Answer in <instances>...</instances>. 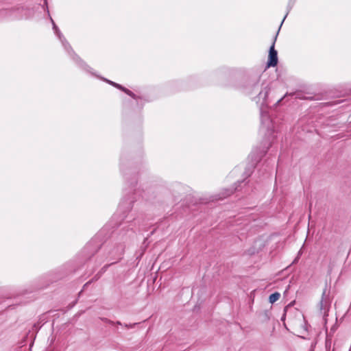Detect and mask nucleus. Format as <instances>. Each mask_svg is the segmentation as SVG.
I'll return each mask as SVG.
<instances>
[{
  "label": "nucleus",
  "mask_w": 351,
  "mask_h": 351,
  "mask_svg": "<svg viewBox=\"0 0 351 351\" xmlns=\"http://www.w3.org/2000/svg\"><path fill=\"white\" fill-rule=\"evenodd\" d=\"M288 14V12L287 13V14L285 16L281 24H280V26L277 32V33L276 34L274 38V40H273V43L269 48V56H268V61H267V67H270V66H276L278 64V52L274 48V46H275V43L276 41V39H277V37H278V33H279V31L280 29V27L284 22V21L285 20Z\"/></svg>",
  "instance_id": "f257e3e1"
},
{
  "label": "nucleus",
  "mask_w": 351,
  "mask_h": 351,
  "mask_svg": "<svg viewBox=\"0 0 351 351\" xmlns=\"http://www.w3.org/2000/svg\"><path fill=\"white\" fill-rule=\"evenodd\" d=\"M253 90L255 93L258 92V94L256 97L254 98L256 103L261 102L262 99V104H264L266 103V99L270 90V88L268 86H265L259 90V87L258 84H255L253 87Z\"/></svg>",
  "instance_id": "f03ea898"
},
{
  "label": "nucleus",
  "mask_w": 351,
  "mask_h": 351,
  "mask_svg": "<svg viewBox=\"0 0 351 351\" xmlns=\"http://www.w3.org/2000/svg\"><path fill=\"white\" fill-rule=\"evenodd\" d=\"M51 22L53 23V29L55 30L56 34L58 36L59 38L61 40L63 45L64 46L65 49L69 52L70 51L72 52L73 57V58L76 61L82 62V60L77 56V54L75 53V52L73 51L71 47L69 44V43L64 39V40H62V36L60 34V30L58 29V27L53 22V21L51 19Z\"/></svg>",
  "instance_id": "7ed1b4c3"
},
{
  "label": "nucleus",
  "mask_w": 351,
  "mask_h": 351,
  "mask_svg": "<svg viewBox=\"0 0 351 351\" xmlns=\"http://www.w3.org/2000/svg\"><path fill=\"white\" fill-rule=\"evenodd\" d=\"M326 289L322 293V300L319 302V311L320 314L324 317L327 315V312L329 310L330 302L328 298L326 296Z\"/></svg>",
  "instance_id": "20e7f679"
},
{
  "label": "nucleus",
  "mask_w": 351,
  "mask_h": 351,
  "mask_svg": "<svg viewBox=\"0 0 351 351\" xmlns=\"http://www.w3.org/2000/svg\"><path fill=\"white\" fill-rule=\"evenodd\" d=\"M236 190H237V187H235L234 189L230 188V189H224V191L217 195L216 199H222L223 198H226V197L231 195Z\"/></svg>",
  "instance_id": "39448f33"
},
{
  "label": "nucleus",
  "mask_w": 351,
  "mask_h": 351,
  "mask_svg": "<svg viewBox=\"0 0 351 351\" xmlns=\"http://www.w3.org/2000/svg\"><path fill=\"white\" fill-rule=\"evenodd\" d=\"M280 297V294L278 292L271 293L269 297V302L271 304H274V302L279 300Z\"/></svg>",
  "instance_id": "423d86ee"
},
{
  "label": "nucleus",
  "mask_w": 351,
  "mask_h": 351,
  "mask_svg": "<svg viewBox=\"0 0 351 351\" xmlns=\"http://www.w3.org/2000/svg\"><path fill=\"white\" fill-rule=\"evenodd\" d=\"M104 80L106 81V82H108V84H110V85L113 86L114 87H116L117 88L122 90L123 92V90L125 89V88L123 87V86H121V84H119L117 83H115L114 82H112V81L106 80V79H104Z\"/></svg>",
  "instance_id": "0eeeda50"
},
{
  "label": "nucleus",
  "mask_w": 351,
  "mask_h": 351,
  "mask_svg": "<svg viewBox=\"0 0 351 351\" xmlns=\"http://www.w3.org/2000/svg\"><path fill=\"white\" fill-rule=\"evenodd\" d=\"M99 278V274H97L95 276H94L90 280L87 282L86 284L84 285L82 290L80 292V294L82 291H83L85 289L87 288V287L90 285L93 282L97 280Z\"/></svg>",
  "instance_id": "6e6552de"
},
{
  "label": "nucleus",
  "mask_w": 351,
  "mask_h": 351,
  "mask_svg": "<svg viewBox=\"0 0 351 351\" xmlns=\"http://www.w3.org/2000/svg\"><path fill=\"white\" fill-rule=\"evenodd\" d=\"M123 92L134 99H136L137 97L136 95L133 92H132L131 90L126 88L125 90H123Z\"/></svg>",
  "instance_id": "1a4fd4ad"
},
{
  "label": "nucleus",
  "mask_w": 351,
  "mask_h": 351,
  "mask_svg": "<svg viewBox=\"0 0 351 351\" xmlns=\"http://www.w3.org/2000/svg\"><path fill=\"white\" fill-rule=\"evenodd\" d=\"M104 322L106 323V324H111V325H114V322L108 319V318H106V317H101L100 318Z\"/></svg>",
  "instance_id": "9d476101"
},
{
  "label": "nucleus",
  "mask_w": 351,
  "mask_h": 351,
  "mask_svg": "<svg viewBox=\"0 0 351 351\" xmlns=\"http://www.w3.org/2000/svg\"><path fill=\"white\" fill-rule=\"evenodd\" d=\"M137 324V323H134L133 324H124V326L127 328H132L134 327V326H136Z\"/></svg>",
  "instance_id": "9b49d317"
},
{
  "label": "nucleus",
  "mask_w": 351,
  "mask_h": 351,
  "mask_svg": "<svg viewBox=\"0 0 351 351\" xmlns=\"http://www.w3.org/2000/svg\"><path fill=\"white\" fill-rule=\"evenodd\" d=\"M126 204H128L127 208L130 210L132 208V202L126 203Z\"/></svg>",
  "instance_id": "f8f14e48"
},
{
  "label": "nucleus",
  "mask_w": 351,
  "mask_h": 351,
  "mask_svg": "<svg viewBox=\"0 0 351 351\" xmlns=\"http://www.w3.org/2000/svg\"><path fill=\"white\" fill-rule=\"evenodd\" d=\"M114 263H110V265H112V264H114ZM108 266H109V265H107L104 266V267L101 269L102 271H104L106 270V269Z\"/></svg>",
  "instance_id": "ddd939ff"
},
{
  "label": "nucleus",
  "mask_w": 351,
  "mask_h": 351,
  "mask_svg": "<svg viewBox=\"0 0 351 351\" xmlns=\"http://www.w3.org/2000/svg\"><path fill=\"white\" fill-rule=\"evenodd\" d=\"M330 340L327 338L326 340V346H330Z\"/></svg>",
  "instance_id": "4468645a"
},
{
  "label": "nucleus",
  "mask_w": 351,
  "mask_h": 351,
  "mask_svg": "<svg viewBox=\"0 0 351 351\" xmlns=\"http://www.w3.org/2000/svg\"><path fill=\"white\" fill-rule=\"evenodd\" d=\"M330 340L327 338L326 340V346H330Z\"/></svg>",
  "instance_id": "2eb2a0df"
},
{
  "label": "nucleus",
  "mask_w": 351,
  "mask_h": 351,
  "mask_svg": "<svg viewBox=\"0 0 351 351\" xmlns=\"http://www.w3.org/2000/svg\"><path fill=\"white\" fill-rule=\"evenodd\" d=\"M38 327V324H34L33 326V330H34V328L36 330H37Z\"/></svg>",
  "instance_id": "dca6fc26"
},
{
  "label": "nucleus",
  "mask_w": 351,
  "mask_h": 351,
  "mask_svg": "<svg viewBox=\"0 0 351 351\" xmlns=\"http://www.w3.org/2000/svg\"><path fill=\"white\" fill-rule=\"evenodd\" d=\"M117 324V325H119V326H122V324L121 322L119 321H117V322H114V325Z\"/></svg>",
  "instance_id": "f3484780"
},
{
  "label": "nucleus",
  "mask_w": 351,
  "mask_h": 351,
  "mask_svg": "<svg viewBox=\"0 0 351 351\" xmlns=\"http://www.w3.org/2000/svg\"><path fill=\"white\" fill-rule=\"evenodd\" d=\"M136 180L134 178V180L132 182L131 184L134 185L136 184Z\"/></svg>",
  "instance_id": "a211bd4d"
},
{
  "label": "nucleus",
  "mask_w": 351,
  "mask_h": 351,
  "mask_svg": "<svg viewBox=\"0 0 351 351\" xmlns=\"http://www.w3.org/2000/svg\"><path fill=\"white\" fill-rule=\"evenodd\" d=\"M5 12V11H0V14H3Z\"/></svg>",
  "instance_id": "6ab92c4d"
},
{
  "label": "nucleus",
  "mask_w": 351,
  "mask_h": 351,
  "mask_svg": "<svg viewBox=\"0 0 351 351\" xmlns=\"http://www.w3.org/2000/svg\"><path fill=\"white\" fill-rule=\"evenodd\" d=\"M123 204H124V202H121L119 206H120V207L123 206Z\"/></svg>",
  "instance_id": "aec40b11"
},
{
  "label": "nucleus",
  "mask_w": 351,
  "mask_h": 351,
  "mask_svg": "<svg viewBox=\"0 0 351 351\" xmlns=\"http://www.w3.org/2000/svg\"><path fill=\"white\" fill-rule=\"evenodd\" d=\"M282 99V98H281L280 99H279V100L278 101V103L280 102Z\"/></svg>",
  "instance_id": "412c9836"
}]
</instances>
